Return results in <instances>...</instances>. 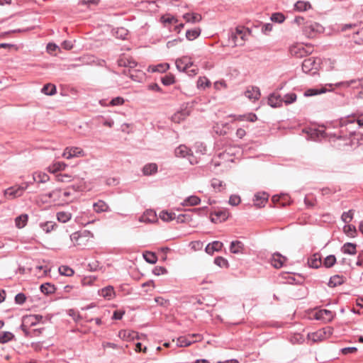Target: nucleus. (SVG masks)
I'll return each instance as SVG.
<instances>
[{
  "instance_id": "nucleus-1",
  "label": "nucleus",
  "mask_w": 363,
  "mask_h": 363,
  "mask_svg": "<svg viewBox=\"0 0 363 363\" xmlns=\"http://www.w3.org/2000/svg\"><path fill=\"white\" fill-rule=\"evenodd\" d=\"M206 146L200 142H197L191 148H189L183 145V165L186 162L191 165L199 162L201 156L206 154Z\"/></svg>"
},
{
  "instance_id": "nucleus-2",
  "label": "nucleus",
  "mask_w": 363,
  "mask_h": 363,
  "mask_svg": "<svg viewBox=\"0 0 363 363\" xmlns=\"http://www.w3.org/2000/svg\"><path fill=\"white\" fill-rule=\"evenodd\" d=\"M323 31V26L316 22L306 21L303 26V32L308 38H314L316 34Z\"/></svg>"
},
{
  "instance_id": "nucleus-3",
  "label": "nucleus",
  "mask_w": 363,
  "mask_h": 363,
  "mask_svg": "<svg viewBox=\"0 0 363 363\" xmlns=\"http://www.w3.org/2000/svg\"><path fill=\"white\" fill-rule=\"evenodd\" d=\"M320 67V62L314 57H309L305 59L302 62V70L305 73H310L311 74H315Z\"/></svg>"
},
{
  "instance_id": "nucleus-4",
  "label": "nucleus",
  "mask_w": 363,
  "mask_h": 363,
  "mask_svg": "<svg viewBox=\"0 0 363 363\" xmlns=\"http://www.w3.org/2000/svg\"><path fill=\"white\" fill-rule=\"evenodd\" d=\"M313 50L311 47H304L303 45H296L290 48V54L297 58L303 57L312 52Z\"/></svg>"
},
{
  "instance_id": "nucleus-5",
  "label": "nucleus",
  "mask_w": 363,
  "mask_h": 363,
  "mask_svg": "<svg viewBox=\"0 0 363 363\" xmlns=\"http://www.w3.org/2000/svg\"><path fill=\"white\" fill-rule=\"evenodd\" d=\"M84 155L83 150L78 147H66L62 153V157L69 160L72 157H79Z\"/></svg>"
},
{
  "instance_id": "nucleus-6",
  "label": "nucleus",
  "mask_w": 363,
  "mask_h": 363,
  "mask_svg": "<svg viewBox=\"0 0 363 363\" xmlns=\"http://www.w3.org/2000/svg\"><path fill=\"white\" fill-rule=\"evenodd\" d=\"M43 317L38 315H30L24 316L23 318V324L21 325V329L25 333H27L28 328L26 324H29L30 325H35Z\"/></svg>"
},
{
  "instance_id": "nucleus-7",
  "label": "nucleus",
  "mask_w": 363,
  "mask_h": 363,
  "mask_svg": "<svg viewBox=\"0 0 363 363\" xmlns=\"http://www.w3.org/2000/svg\"><path fill=\"white\" fill-rule=\"evenodd\" d=\"M320 133L322 137H329V140L330 142H335L336 140H342L343 145H350L351 143V140L347 135H337L336 134H330L325 133L324 130L320 131Z\"/></svg>"
},
{
  "instance_id": "nucleus-8",
  "label": "nucleus",
  "mask_w": 363,
  "mask_h": 363,
  "mask_svg": "<svg viewBox=\"0 0 363 363\" xmlns=\"http://www.w3.org/2000/svg\"><path fill=\"white\" fill-rule=\"evenodd\" d=\"M230 251L233 254H245V245L240 240H234L230 242Z\"/></svg>"
},
{
  "instance_id": "nucleus-9",
  "label": "nucleus",
  "mask_w": 363,
  "mask_h": 363,
  "mask_svg": "<svg viewBox=\"0 0 363 363\" xmlns=\"http://www.w3.org/2000/svg\"><path fill=\"white\" fill-rule=\"evenodd\" d=\"M22 195V189L18 186H11L6 189L4 192V197H7L9 199H13L19 197Z\"/></svg>"
},
{
  "instance_id": "nucleus-10",
  "label": "nucleus",
  "mask_w": 363,
  "mask_h": 363,
  "mask_svg": "<svg viewBox=\"0 0 363 363\" xmlns=\"http://www.w3.org/2000/svg\"><path fill=\"white\" fill-rule=\"evenodd\" d=\"M268 104L273 108H277L282 106V97L277 93L271 94L268 97Z\"/></svg>"
},
{
  "instance_id": "nucleus-11",
  "label": "nucleus",
  "mask_w": 363,
  "mask_h": 363,
  "mask_svg": "<svg viewBox=\"0 0 363 363\" xmlns=\"http://www.w3.org/2000/svg\"><path fill=\"white\" fill-rule=\"evenodd\" d=\"M286 260V258L285 257L277 252L273 254L271 258V264L274 268L279 269L283 267Z\"/></svg>"
},
{
  "instance_id": "nucleus-12",
  "label": "nucleus",
  "mask_w": 363,
  "mask_h": 363,
  "mask_svg": "<svg viewBox=\"0 0 363 363\" xmlns=\"http://www.w3.org/2000/svg\"><path fill=\"white\" fill-rule=\"evenodd\" d=\"M223 246V242L217 240L213 241L206 245L205 251L207 254L212 255L215 252H219L221 250Z\"/></svg>"
},
{
  "instance_id": "nucleus-13",
  "label": "nucleus",
  "mask_w": 363,
  "mask_h": 363,
  "mask_svg": "<svg viewBox=\"0 0 363 363\" xmlns=\"http://www.w3.org/2000/svg\"><path fill=\"white\" fill-rule=\"evenodd\" d=\"M267 200L268 194L265 192L257 193L253 199L254 204L258 207L264 206Z\"/></svg>"
},
{
  "instance_id": "nucleus-14",
  "label": "nucleus",
  "mask_w": 363,
  "mask_h": 363,
  "mask_svg": "<svg viewBox=\"0 0 363 363\" xmlns=\"http://www.w3.org/2000/svg\"><path fill=\"white\" fill-rule=\"evenodd\" d=\"M157 220L156 213L152 210L146 211L140 218V221L146 223H154Z\"/></svg>"
},
{
  "instance_id": "nucleus-15",
  "label": "nucleus",
  "mask_w": 363,
  "mask_h": 363,
  "mask_svg": "<svg viewBox=\"0 0 363 363\" xmlns=\"http://www.w3.org/2000/svg\"><path fill=\"white\" fill-rule=\"evenodd\" d=\"M118 337L123 340L130 341L138 338V333L132 330H121L118 333Z\"/></svg>"
},
{
  "instance_id": "nucleus-16",
  "label": "nucleus",
  "mask_w": 363,
  "mask_h": 363,
  "mask_svg": "<svg viewBox=\"0 0 363 363\" xmlns=\"http://www.w3.org/2000/svg\"><path fill=\"white\" fill-rule=\"evenodd\" d=\"M201 199L196 196H189L183 201V212L190 211V209H186V206H192L197 205L200 203Z\"/></svg>"
},
{
  "instance_id": "nucleus-17",
  "label": "nucleus",
  "mask_w": 363,
  "mask_h": 363,
  "mask_svg": "<svg viewBox=\"0 0 363 363\" xmlns=\"http://www.w3.org/2000/svg\"><path fill=\"white\" fill-rule=\"evenodd\" d=\"M202 19L201 15L197 13H186L183 14V20L186 23H196Z\"/></svg>"
},
{
  "instance_id": "nucleus-18",
  "label": "nucleus",
  "mask_w": 363,
  "mask_h": 363,
  "mask_svg": "<svg viewBox=\"0 0 363 363\" xmlns=\"http://www.w3.org/2000/svg\"><path fill=\"white\" fill-rule=\"evenodd\" d=\"M99 294L104 298L110 300L115 296L114 289L112 286H106L99 291Z\"/></svg>"
},
{
  "instance_id": "nucleus-19",
  "label": "nucleus",
  "mask_w": 363,
  "mask_h": 363,
  "mask_svg": "<svg viewBox=\"0 0 363 363\" xmlns=\"http://www.w3.org/2000/svg\"><path fill=\"white\" fill-rule=\"evenodd\" d=\"M315 318L318 320H323L325 321H330L333 318V314L332 311L323 309L316 313Z\"/></svg>"
},
{
  "instance_id": "nucleus-20",
  "label": "nucleus",
  "mask_w": 363,
  "mask_h": 363,
  "mask_svg": "<svg viewBox=\"0 0 363 363\" xmlns=\"http://www.w3.org/2000/svg\"><path fill=\"white\" fill-rule=\"evenodd\" d=\"M201 29L199 27L187 29L185 33L186 38L188 40H194L201 35Z\"/></svg>"
},
{
  "instance_id": "nucleus-21",
  "label": "nucleus",
  "mask_w": 363,
  "mask_h": 363,
  "mask_svg": "<svg viewBox=\"0 0 363 363\" xmlns=\"http://www.w3.org/2000/svg\"><path fill=\"white\" fill-rule=\"evenodd\" d=\"M169 68L168 63H160L155 65H150L148 67V71L151 72H159L163 73Z\"/></svg>"
},
{
  "instance_id": "nucleus-22",
  "label": "nucleus",
  "mask_w": 363,
  "mask_h": 363,
  "mask_svg": "<svg viewBox=\"0 0 363 363\" xmlns=\"http://www.w3.org/2000/svg\"><path fill=\"white\" fill-rule=\"evenodd\" d=\"M308 264L310 267L318 269L322 264L321 257L318 254H314L308 259Z\"/></svg>"
},
{
  "instance_id": "nucleus-23",
  "label": "nucleus",
  "mask_w": 363,
  "mask_h": 363,
  "mask_svg": "<svg viewBox=\"0 0 363 363\" xmlns=\"http://www.w3.org/2000/svg\"><path fill=\"white\" fill-rule=\"evenodd\" d=\"M357 245L352 242H346L341 248V251L345 254L354 255L357 253Z\"/></svg>"
},
{
  "instance_id": "nucleus-24",
  "label": "nucleus",
  "mask_w": 363,
  "mask_h": 363,
  "mask_svg": "<svg viewBox=\"0 0 363 363\" xmlns=\"http://www.w3.org/2000/svg\"><path fill=\"white\" fill-rule=\"evenodd\" d=\"M245 96L250 99H258L260 96V91L257 87H251L245 92Z\"/></svg>"
},
{
  "instance_id": "nucleus-25",
  "label": "nucleus",
  "mask_w": 363,
  "mask_h": 363,
  "mask_svg": "<svg viewBox=\"0 0 363 363\" xmlns=\"http://www.w3.org/2000/svg\"><path fill=\"white\" fill-rule=\"evenodd\" d=\"M345 281V278L342 276L334 275L330 277L328 284L329 287L334 288L335 286L342 284Z\"/></svg>"
},
{
  "instance_id": "nucleus-26",
  "label": "nucleus",
  "mask_w": 363,
  "mask_h": 363,
  "mask_svg": "<svg viewBox=\"0 0 363 363\" xmlns=\"http://www.w3.org/2000/svg\"><path fill=\"white\" fill-rule=\"evenodd\" d=\"M28 220L27 214H21L15 218V225L18 228H23L26 225Z\"/></svg>"
},
{
  "instance_id": "nucleus-27",
  "label": "nucleus",
  "mask_w": 363,
  "mask_h": 363,
  "mask_svg": "<svg viewBox=\"0 0 363 363\" xmlns=\"http://www.w3.org/2000/svg\"><path fill=\"white\" fill-rule=\"evenodd\" d=\"M337 86H344V87H349L351 85H354V86H358L359 85L363 86V79L361 80L359 79H352L350 81H345L338 82L335 84Z\"/></svg>"
},
{
  "instance_id": "nucleus-28",
  "label": "nucleus",
  "mask_w": 363,
  "mask_h": 363,
  "mask_svg": "<svg viewBox=\"0 0 363 363\" xmlns=\"http://www.w3.org/2000/svg\"><path fill=\"white\" fill-rule=\"evenodd\" d=\"M50 179L49 176L44 172H35L33 174V180L38 183H45Z\"/></svg>"
},
{
  "instance_id": "nucleus-29",
  "label": "nucleus",
  "mask_w": 363,
  "mask_h": 363,
  "mask_svg": "<svg viewBox=\"0 0 363 363\" xmlns=\"http://www.w3.org/2000/svg\"><path fill=\"white\" fill-rule=\"evenodd\" d=\"M56 217L59 222L65 223L72 218V213L67 211H59L57 213Z\"/></svg>"
},
{
  "instance_id": "nucleus-30",
  "label": "nucleus",
  "mask_w": 363,
  "mask_h": 363,
  "mask_svg": "<svg viewBox=\"0 0 363 363\" xmlns=\"http://www.w3.org/2000/svg\"><path fill=\"white\" fill-rule=\"evenodd\" d=\"M94 209L96 213H101L108 211L109 207L104 201L99 200L94 203Z\"/></svg>"
},
{
  "instance_id": "nucleus-31",
  "label": "nucleus",
  "mask_w": 363,
  "mask_h": 363,
  "mask_svg": "<svg viewBox=\"0 0 363 363\" xmlns=\"http://www.w3.org/2000/svg\"><path fill=\"white\" fill-rule=\"evenodd\" d=\"M198 72V68L196 66H194L192 63L189 65L186 63L184 67H183V73H186L189 77L195 76Z\"/></svg>"
},
{
  "instance_id": "nucleus-32",
  "label": "nucleus",
  "mask_w": 363,
  "mask_h": 363,
  "mask_svg": "<svg viewBox=\"0 0 363 363\" xmlns=\"http://www.w3.org/2000/svg\"><path fill=\"white\" fill-rule=\"evenodd\" d=\"M14 335L11 332L0 331V343L5 344L14 339Z\"/></svg>"
},
{
  "instance_id": "nucleus-33",
  "label": "nucleus",
  "mask_w": 363,
  "mask_h": 363,
  "mask_svg": "<svg viewBox=\"0 0 363 363\" xmlns=\"http://www.w3.org/2000/svg\"><path fill=\"white\" fill-rule=\"evenodd\" d=\"M157 171V165L155 163H150L144 166L143 172L145 175H151Z\"/></svg>"
},
{
  "instance_id": "nucleus-34",
  "label": "nucleus",
  "mask_w": 363,
  "mask_h": 363,
  "mask_svg": "<svg viewBox=\"0 0 363 363\" xmlns=\"http://www.w3.org/2000/svg\"><path fill=\"white\" fill-rule=\"evenodd\" d=\"M42 93L48 96H52L56 93V86L52 84H47L43 86Z\"/></svg>"
},
{
  "instance_id": "nucleus-35",
  "label": "nucleus",
  "mask_w": 363,
  "mask_h": 363,
  "mask_svg": "<svg viewBox=\"0 0 363 363\" xmlns=\"http://www.w3.org/2000/svg\"><path fill=\"white\" fill-rule=\"evenodd\" d=\"M309 8H311V4L308 1H298L294 4V9L298 11H304Z\"/></svg>"
},
{
  "instance_id": "nucleus-36",
  "label": "nucleus",
  "mask_w": 363,
  "mask_h": 363,
  "mask_svg": "<svg viewBox=\"0 0 363 363\" xmlns=\"http://www.w3.org/2000/svg\"><path fill=\"white\" fill-rule=\"evenodd\" d=\"M55 226L56 223L52 221H46L40 223V228L46 233L51 232Z\"/></svg>"
},
{
  "instance_id": "nucleus-37",
  "label": "nucleus",
  "mask_w": 363,
  "mask_h": 363,
  "mask_svg": "<svg viewBox=\"0 0 363 363\" xmlns=\"http://www.w3.org/2000/svg\"><path fill=\"white\" fill-rule=\"evenodd\" d=\"M40 289L42 293L47 295L51 294L55 291V287L54 285H52L50 283H45L41 284Z\"/></svg>"
},
{
  "instance_id": "nucleus-38",
  "label": "nucleus",
  "mask_w": 363,
  "mask_h": 363,
  "mask_svg": "<svg viewBox=\"0 0 363 363\" xmlns=\"http://www.w3.org/2000/svg\"><path fill=\"white\" fill-rule=\"evenodd\" d=\"M199 337V335L193 334L192 335H189V337L183 336V347H188L191 345V343L197 341V338Z\"/></svg>"
},
{
  "instance_id": "nucleus-39",
  "label": "nucleus",
  "mask_w": 363,
  "mask_h": 363,
  "mask_svg": "<svg viewBox=\"0 0 363 363\" xmlns=\"http://www.w3.org/2000/svg\"><path fill=\"white\" fill-rule=\"evenodd\" d=\"M326 92V89L324 88L321 89H308L304 92V96L306 97L313 96L318 94H323Z\"/></svg>"
},
{
  "instance_id": "nucleus-40",
  "label": "nucleus",
  "mask_w": 363,
  "mask_h": 363,
  "mask_svg": "<svg viewBox=\"0 0 363 363\" xmlns=\"http://www.w3.org/2000/svg\"><path fill=\"white\" fill-rule=\"evenodd\" d=\"M211 85L210 80L206 77H201L197 80V87L199 89H204L206 87H208Z\"/></svg>"
},
{
  "instance_id": "nucleus-41",
  "label": "nucleus",
  "mask_w": 363,
  "mask_h": 363,
  "mask_svg": "<svg viewBox=\"0 0 363 363\" xmlns=\"http://www.w3.org/2000/svg\"><path fill=\"white\" fill-rule=\"evenodd\" d=\"M143 257L145 260L150 264H155L157 261L156 255L152 252H145L143 254Z\"/></svg>"
},
{
  "instance_id": "nucleus-42",
  "label": "nucleus",
  "mask_w": 363,
  "mask_h": 363,
  "mask_svg": "<svg viewBox=\"0 0 363 363\" xmlns=\"http://www.w3.org/2000/svg\"><path fill=\"white\" fill-rule=\"evenodd\" d=\"M344 233L349 237L354 238L357 233L355 226L352 225H345L343 227Z\"/></svg>"
},
{
  "instance_id": "nucleus-43",
  "label": "nucleus",
  "mask_w": 363,
  "mask_h": 363,
  "mask_svg": "<svg viewBox=\"0 0 363 363\" xmlns=\"http://www.w3.org/2000/svg\"><path fill=\"white\" fill-rule=\"evenodd\" d=\"M296 94L295 93H289L284 95V96L282 98L283 103H284L286 105L291 104L296 101Z\"/></svg>"
},
{
  "instance_id": "nucleus-44",
  "label": "nucleus",
  "mask_w": 363,
  "mask_h": 363,
  "mask_svg": "<svg viewBox=\"0 0 363 363\" xmlns=\"http://www.w3.org/2000/svg\"><path fill=\"white\" fill-rule=\"evenodd\" d=\"M336 262V257L333 255H330L327 256L323 262V264L325 267L330 268L332 267Z\"/></svg>"
},
{
  "instance_id": "nucleus-45",
  "label": "nucleus",
  "mask_w": 363,
  "mask_h": 363,
  "mask_svg": "<svg viewBox=\"0 0 363 363\" xmlns=\"http://www.w3.org/2000/svg\"><path fill=\"white\" fill-rule=\"evenodd\" d=\"M225 186V184L218 179L214 178L211 180V186L216 191H221L223 187Z\"/></svg>"
},
{
  "instance_id": "nucleus-46",
  "label": "nucleus",
  "mask_w": 363,
  "mask_h": 363,
  "mask_svg": "<svg viewBox=\"0 0 363 363\" xmlns=\"http://www.w3.org/2000/svg\"><path fill=\"white\" fill-rule=\"evenodd\" d=\"M333 329L331 328H328L327 329H323V330H319L318 332L315 333H313V340L316 341L318 339L322 337L323 335H326V333H328L329 335L332 334Z\"/></svg>"
},
{
  "instance_id": "nucleus-47",
  "label": "nucleus",
  "mask_w": 363,
  "mask_h": 363,
  "mask_svg": "<svg viewBox=\"0 0 363 363\" xmlns=\"http://www.w3.org/2000/svg\"><path fill=\"white\" fill-rule=\"evenodd\" d=\"M67 167V164L62 162H57L53 164L52 167H50V171L55 172L57 171L64 170Z\"/></svg>"
},
{
  "instance_id": "nucleus-48",
  "label": "nucleus",
  "mask_w": 363,
  "mask_h": 363,
  "mask_svg": "<svg viewBox=\"0 0 363 363\" xmlns=\"http://www.w3.org/2000/svg\"><path fill=\"white\" fill-rule=\"evenodd\" d=\"M160 218L164 221H171L175 218V214L167 211H162L160 213Z\"/></svg>"
},
{
  "instance_id": "nucleus-49",
  "label": "nucleus",
  "mask_w": 363,
  "mask_h": 363,
  "mask_svg": "<svg viewBox=\"0 0 363 363\" xmlns=\"http://www.w3.org/2000/svg\"><path fill=\"white\" fill-rule=\"evenodd\" d=\"M59 272L62 275H65L67 277H71L74 274V271L72 269L67 266H61L59 267Z\"/></svg>"
},
{
  "instance_id": "nucleus-50",
  "label": "nucleus",
  "mask_w": 363,
  "mask_h": 363,
  "mask_svg": "<svg viewBox=\"0 0 363 363\" xmlns=\"http://www.w3.org/2000/svg\"><path fill=\"white\" fill-rule=\"evenodd\" d=\"M353 215H354L353 210H349L347 212L342 213V214L341 216V218L344 223H348L349 222H350L352 220V219L353 218Z\"/></svg>"
},
{
  "instance_id": "nucleus-51",
  "label": "nucleus",
  "mask_w": 363,
  "mask_h": 363,
  "mask_svg": "<svg viewBox=\"0 0 363 363\" xmlns=\"http://www.w3.org/2000/svg\"><path fill=\"white\" fill-rule=\"evenodd\" d=\"M270 19L275 23H281L285 20V16L281 13H274L272 15Z\"/></svg>"
},
{
  "instance_id": "nucleus-52",
  "label": "nucleus",
  "mask_w": 363,
  "mask_h": 363,
  "mask_svg": "<svg viewBox=\"0 0 363 363\" xmlns=\"http://www.w3.org/2000/svg\"><path fill=\"white\" fill-rule=\"evenodd\" d=\"M161 20L165 26H167V24H174L177 22V19H176L174 16H172L169 15H165L162 16Z\"/></svg>"
},
{
  "instance_id": "nucleus-53",
  "label": "nucleus",
  "mask_w": 363,
  "mask_h": 363,
  "mask_svg": "<svg viewBox=\"0 0 363 363\" xmlns=\"http://www.w3.org/2000/svg\"><path fill=\"white\" fill-rule=\"evenodd\" d=\"M214 263L220 267H228V262L223 257H217L214 259Z\"/></svg>"
},
{
  "instance_id": "nucleus-54",
  "label": "nucleus",
  "mask_w": 363,
  "mask_h": 363,
  "mask_svg": "<svg viewBox=\"0 0 363 363\" xmlns=\"http://www.w3.org/2000/svg\"><path fill=\"white\" fill-rule=\"evenodd\" d=\"M124 101H124L123 98H122L121 96H117L111 100L108 106H121V105L123 104Z\"/></svg>"
},
{
  "instance_id": "nucleus-55",
  "label": "nucleus",
  "mask_w": 363,
  "mask_h": 363,
  "mask_svg": "<svg viewBox=\"0 0 363 363\" xmlns=\"http://www.w3.org/2000/svg\"><path fill=\"white\" fill-rule=\"evenodd\" d=\"M82 238V233L80 232H75L70 235L71 240L74 245H80V239Z\"/></svg>"
},
{
  "instance_id": "nucleus-56",
  "label": "nucleus",
  "mask_w": 363,
  "mask_h": 363,
  "mask_svg": "<svg viewBox=\"0 0 363 363\" xmlns=\"http://www.w3.org/2000/svg\"><path fill=\"white\" fill-rule=\"evenodd\" d=\"M100 0H80L79 1V4L86 5L88 7L91 6H97L99 3Z\"/></svg>"
},
{
  "instance_id": "nucleus-57",
  "label": "nucleus",
  "mask_w": 363,
  "mask_h": 363,
  "mask_svg": "<svg viewBox=\"0 0 363 363\" xmlns=\"http://www.w3.org/2000/svg\"><path fill=\"white\" fill-rule=\"evenodd\" d=\"M238 37L240 38L241 41H243L244 39H243V35H242V31L237 30L236 33H233L232 35H231V39H232V40L234 43L235 46L238 45V41H237Z\"/></svg>"
},
{
  "instance_id": "nucleus-58",
  "label": "nucleus",
  "mask_w": 363,
  "mask_h": 363,
  "mask_svg": "<svg viewBox=\"0 0 363 363\" xmlns=\"http://www.w3.org/2000/svg\"><path fill=\"white\" fill-rule=\"evenodd\" d=\"M162 82L164 85H170L174 82V77L173 75H166L162 78Z\"/></svg>"
},
{
  "instance_id": "nucleus-59",
  "label": "nucleus",
  "mask_w": 363,
  "mask_h": 363,
  "mask_svg": "<svg viewBox=\"0 0 363 363\" xmlns=\"http://www.w3.org/2000/svg\"><path fill=\"white\" fill-rule=\"evenodd\" d=\"M213 214L217 217L220 220H225L228 216L226 211H216L213 213Z\"/></svg>"
},
{
  "instance_id": "nucleus-60",
  "label": "nucleus",
  "mask_w": 363,
  "mask_h": 363,
  "mask_svg": "<svg viewBox=\"0 0 363 363\" xmlns=\"http://www.w3.org/2000/svg\"><path fill=\"white\" fill-rule=\"evenodd\" d=\"M26 300V297L25 294L23 293H19L16 294L15 296V302L17 304L22 305L23 303H25Z\"/></svg>"
},
{
  "instance_id": "nucleus-61",
  "label": "nucleus",
  "mask_w": 363,
  "mask_h": 363,
  "mask_svg": "<svg viewBox=\"0 0 363 363\" xmlns=\"http://www.w3.org/2000/svg\"><path fill=\"white\" fill-rule=\"evenodd\" d=\"M56 179L57 181L60 182H67L71 181V176L60 174L56 176Z\"/></svg>"
},
{
  "instance_id": "nucleus-62",
  "label": "nucleus",
  "mask_w": 363,
  "mask_h": 363,
  "mask_svg": "<svg viewBox=\"0 0 363 363\" xmlns=\"http://www.w3.org/2000/svg\"><path fill=\"white\" fill-rule=\"evenodd\" d=\"M240 203V198L237 195H231L229 199V203L232 206H238Z\"/></svg>"
},
{
  "instance_id": "nucleus-63",
  "label": "nucleus",
  "mask_w": 363,
  "mask_h": 363,
  "mask_svg": "<svg viewBox=\"0 0 363 363\" xmlns=\"http://www.w3.org/2000/svg\"><path fill=\"white\" fill-rule=\"evenodd\" d=\"M152 272L154 274L158 276L165 274L167 272V269L163 267L157 266L153 269Z\"/></svg>"
},
{
  "instance_id": "nucleus-64",
  "label": "nucleus",
  "mask_w": 363,
  "mask_h": 363,
  "mask_svg": "<svg viewBox=\"0 0 363 363\" xmlns=\"http://www.w3.org/2000/svg\"><path fill=\"white\" fill-rule=\"evenodd\" d=\"M190 246L194 250H199L203 247V242L201 241H194L190 243Z\"/></svg>"
}]
</instances>
